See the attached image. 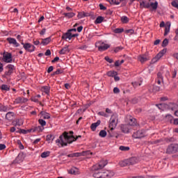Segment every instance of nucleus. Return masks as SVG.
<instances>
[{"label": "nucleus", "instance_id": "nucleus-1", "mask_svg": "<svg viewBox=\"0 0 178 178\" xmlns=\"http://www.w3.org/2000/svg\"><path fill=\"white\" fill-rule=\"evenodd\" d=\"M73 141H77V138L74 136H69V133L65 131L56 140V144H60L61 147H67V144H72Z\"/></svg>", "mask_w": 178, "mask_h": 178}, {"label": "nucleus", "instance_id": "nucleus-2", "mask_svg": "<svg viewBox=\"0 0 178 178\" xmlns=\"http://www.w3.org/2000/svg\"><path fill=\"white\" fill-rule=\"evenodd\" d=\"M108 165V161L101 160L98 163L94 165L92 167V170H93V177L95 178H102V169Z\"/></svg>", "mask_w": 178, "mask_h": 178}, {"label": "nucleus", "instance_id": "nucleus-3", "mask_svg": "<svg viewBox=\"0 0 178 178\" xmlns=\"http://www.w3.org/2000/svg\"><path fill=\"white\" fill-rule=\"evenodd\" d=\"M137 163V158L131 157L128 159H125L119 163L120 166L124 168V166H130L131 165H136Z\"/></svg>", "mask_w": 178, "mask_h": 178}, {"label": "nucleus", "instance_id": "nucleus-4", "mask_svg": "<svg viewBox=\"0 0 178 178\" xmlns=\"http://www.w3.org/2000/svg\"><path fill=\"white\" fill-rule=\"evenodd\" d=\"M118 125V115L113 114L111 115V118L110 119V124H109V129L110 131H108L109 134H111V131H113L115 129V127Z\"/></svg>", "mask_w": 178, "mask_h": 178}, {"label": "nucleus", "instance_id": "nucleus-5", "mask_svg": "<svg viewBox=\"0 0 178 178\" xmlns=\"http://www.w3.org/2000/svg\"><path fill=\"white\" fill-rule=\"evenodd\" d=\"M178 152V144L172 143L168 146L165 154L170 155L172 154H176Z\"/></svg>", "mask_w": 178, "mask_h": 178}, {"label": "nucleus", "instance_id": "nucleus-6", "mask_svg": "<svg viewBox=\"0 0 178 178\" xmlns=\"http://www.w3.org/2000/svg\"><path fill=\"white\" fill-rule=\"evenodd\" d=\"M145 134H146L145 130L141 129V130L137 131L136 132H134L132 134V137L136 139L144 138V137L147 136Z\"/></svg>", "mask_w": 178, "mask_h": 178}, {"label": "nucleus", "instance_id": "nucleus-7", "mask_svg": "<svg viewBox=\"0 0 178 178\" xmlns=\"http://www.w3.org/2000/svg\"><path fill=\"white\" fill-rule=\"evenodd\" d=\"M22 45H23L24 49L27 52H34L35 51V46L31 44V43H24L21 42Z\"/></svg>", "mask_w": 178, "mask_h": 178}, {"label": "nucleus", "instance_id": "nucleus-8", "mask_svg": "<svg viewBox=\"0 0 178 178\" xmlns=\"http://www.w3.org/2000/svg\"><path fill=\"white\" fill-rule=\"evenodd\" d=\"M2 60L3 62H6V63H12V53L4 52L3 54Z\"/></svg>", "mask_w": 178, "mask_h": 178}, {"label": "nucleus", "instance_id": "nucleus-9", "mask_svg": "<svg viewBox=\"0 0 178 178\" xmlns=\"http://www.w3.org/2000/svg\"><path fill=\"white\" fill-rule=\"evenodd\" d=\"M115 176V172L109 170H102V178H111Z\"/></svg>", "mask_w": 178, "mask_h": 178}, {"label": "nucleus", "instance_id": "nucleus-10", "mask_svg": "<svg viewBox=\"0 0 178 178\" xmlns=\"http://www.w3.org/2000/svg\"><path fill=\"white\" fill-rule=\"evenodd\" d=\"M166 49H163V50H161L152 60L153 62V63H155V62H158V60H159L161 57L165 55L166 54Z\"/></svg>", "mask_w": 178, "mask_h": 178}, {"label": "nucleus", "instance_id": "nucleus-11", "mask_svg": "<svg viewBox=\"0 0 178 178\" xmlns=\"http://www.w3.org/2000/svg\"><path fill=\"white\" fill-rule=\"evenodd\" d=\"M165 109L176 112V109H177V104L172 102L168 104L165 103Z\"/></svg>", "mask_w": 178, "mask_h": 178}, {"label": "nucleus", "instance_id": "nucleus-12", "mask_svg": "<svg viewBox=\"0 0 178 178\" xmlns=\"http://www.w3.org/2000/svg\"><path fill=\"white\" fill-rule=\"evenodd\" d=\"M7 71L5 72L4 76H10L13 73V69H15V65L9 64L6 67Z\"/></svg>", "mask_w": 178, "mask_h": 178}, {"label": "nucleus", "instance_id": "nucleus-13", "mask_svg": "<svg viewBox=\"0 0 178 178\" xmlns=\"http://www.w3.org/2000/svg\"><path fill=\"white\" fill-rule=\"evenodd\" d=\"M138 61L141 63H144V62H147V60H149V58L148 57V52H146L144 54L140 55L138 57Z\"/></svg>", "mask_w": 178, "mask_h": 178}, {"label": "nucleus", "instance_id": "nucleus-14", "mask_svg": "<svg viewBox=\"0 0 178 178\" xmlns=\"http://www.w3.org/2000/svg\"><path fill=\"white\" fill-rule=\"evenodd\" d=\"M72 40V32H70L69 31H67V33H63L61 40Z\"/></svg>", "mask_w": 178, "mask_h": 178}, {"label": "nucleus", "instance_id": "nucleus-15", "mask_svg": "<svg viewBox=\"0 0 178 178\" xmlns=\"http://www.w3.org/2000/svg\"><path fill=\"white\" fill-rule=\"evenodd\" d=\"M6 40L9 44H13V45H15V47H19L20 45L19 43H17L16 39L13 38H8Z\"/></svg>", "mask_w": 178, "mask_h": 178}, {"label": "nucleus", "instance_id": "nucleus-16", "mask_svg": "<svg viewBox=\"0 0 178 178\" xmlns=\"http://www.w3.org/2000/svg\"><path fill=\"white\" fill-rule=\"evenodd\" d=\"M99 124H101V120H97V122L92 123L90 125V129L92 130V131H95V130H97V127H98V126H99Z\"/></svg>", "mask_w": 178, "mask_h": 178}, {"label": "nucleus", "instance_id": "nucleus-17", "mask_svg": "<svg viewBox=\"0 0 178 178\" xmlns=\"http://www.w3.org/2000/svg\"><path fill=\"white\" fill-rule=\"evenodd\" d=\"M13 118H15V113L13 112H8L6 115V120H8V122L13 120Z\"/></svg>", "mask_w": 178, "mask_h": 178}, {"label": "nucleus", "instance_id": "nucleus-18", "mask_svg": "<svg viewBox=\"0 0 178 178\" xmlns=\"http://www.w3.org/2000/svg\"><path fill=\"white\" fill-rule=\"evenodd\" d=\"M67 172L70 175H79V168L73 167L70 170H68Z\"/></svg>", "mask_w": 178, "mask_h": 178}, {"label": "nucleus", "instance_id": "nucleus-19", "mask_svg": "<svg viewBox=\"0 0 178 178\" xmlns=\"http://www.w3.org/2000/svg\"><path fill=\"white\" fill-rule=\"evenodd\" d=\"M129 126H139L138 123H137V120L133 117L129 119Z\"/></svg>", "mask_w": 178, "mask_h": 178}, {"label": "nucleus", "instance_id": "nucleus-20", "mask_svg": "<svg viewBox=\"0 0 178 178\" xmlns=\"http://www.w3.org/2000/svg\"><path fill=\"white\" fill-rule=\"evenodd\" d=\"M108 48H111V45L105 44L104 46H99L98 51L102 52V51H106V49H108Z\"/></svg>", "mask_w": 178, "mask_h": 178}, {"label": "nucleus", "instance_id": "nucleus-21", "mask_svg": "<svg viewBox=\"0 0 178 178\" xmlns=\"http://www.w3.org/2000/svg\"><path fill=\"white\" fill-rule=\"evenodd\" d=\"M120 129L122 133H129V125L127 124H121Z\"/></svg>", "mask_w": 178, "mask_h": 178}, {"label": "nucleus", "instance_id": "nucleus-22", "mask_svg": "<svg viewBox=\"0 0 178 178\" xmlns=\"http://www.w3.org/2000/svg\"><path fill=\"white\" fill-rule=\"evenodd\" d=\"M140 8H145L146 9H148L151 7V3H149V2L148 3H145V1H143L142 2H140Z\"/></svg>", "mask_w": 178, "mask_h": 178}, {"label": "nucleus", "instance_id": "nucleus-23", "mask_svg": "<svg viewBox=\"0 0 178 178\" xmlns=\"http://www.w3.org/2000/svg\"><path fill=\"white\" fill-rule=\"evenodd\" d=\"M12 123L13 126H22L23 124V121H22V120L19 119H16L13 120Z\"/></svg>", "mask_w": 178, "mask_h": 178}, {"label": "nucleus", "instance_id": "nucleus-24", "mask_svg": "<svg viewBox=\"0 0 178 178\" xmlns=\"http://www.w3.org/2000/svg\"><path fill=\"white\" fill-rule=\"evenodd\" d=\"M63 15L68 19H72V17H74V16H76V13H63Z\"/></svg>", "mask_w": 178, "mask_h": 178}, {"label": "nucleus", "instance_id": "nucleus-25", "mask_svg": "<svg viewBox=\"0 0 178 178\" xmlns=\"http://www.w3.org/2000/svg\"><path fill=\"white\" fill-rule=\"evenodd\" d=\"M104 19H105L102 16H99L97 17V19L95 20V24H101L102 22H104Z\"/></svg>", "mask_w": 178, "mask_h": 178}, {"label": "nucleus", "instance_id": "nucleus-26", "mask_svg": "<svg viewBox=\"0 0 178 178\" xmlns=\"http://www.w3.org/2000/svg\"><path fill=\"white\" fill-rule=\"evenodd\" d=\"M66 52H69V46H66L61 49L59 51L60 55H65Z\"/></svg>", "mask_w": 178, "mask_h": 178}, {"label": "nucleus", "instance_id": "nucleus-27", "mask_svg": "<svg viewBox=\"0 0 178 178\" xmlns=\"http://www.w3.org/2000/svg\"><path fill=\"white\" fill-rule=\"evenodd\" d=\"M51 41V37L44 38V39H42V42L41 44L42 45H48V44L49 43V42Z\"/></svg>", "mask_w": 178, "mask_h": 178}, {"label": "nucleus", "instance_id": "nucleus-28", "mask_svg": "<svg viewBox=\"0 0 178 178\" xmlns=\"http://www.w3.org/2000/svg\"><path fill=\"white\" fill-rule=\"evenodd\" d=\"M40 115L43 116V119H51V115H49V113L45 111H41Z\"/></svg>", "mask_w": 178, "mask_h": 178}, {"label": "nucleus", "instance_id": "nucleus-29", "mask_svg": "<svg viewBox=\"0 0 178 178\" xmlns=\"http://www.w3.org/2000/svg\"><path fill=\"white\" fill-rule=\"evenodd\" d=\"M31 130L32 129L26 130V129H19L18 131H16V133H19L20 134H27V133L31 132Z\"/></svg>", "mask_w": 178, "mask_h": 178}, {"label": "nucleus", "instance_id": "nucleus-30", "mask_svg": "<svg viewBox=\"0 0 178 178\" xmlns=\"http://www.w3.org/2000/svg\"><path fill=\"white\" fill-rule=\"evenodd\" d=\"M7 111H9L8 106H4L0 103V112H6Z\"/></svg>", "mask_w": 178, "mask_h": 178}, {"label": "nucleus", "instance_id": "nucleus-31", "mask_svg": "<svg viewBox=\"0 0 178 178\" xmlns=\"http://www.w3.org/2000/svg\"><path fill=\"white\" fill-rule=\"evenodd\" d=\"M117 74L118 72L116 71H108L107 72V76H108V77H115Z\"/></svg>", "mask_w": 178, "mask_h": 178}, {"label": "nucleus", "instance_id": "nucleus-32", "mask_svg": "<svg viewBox=\"0 0 178 178\" xmlns=\"http://www.w3.org/2000/svg\"><path fill=\"white\" fill-rule=\"evenodd\" d=\"M156 106H157V108H159V109L160 111H163V108H165V109H166V103L156 104Z\"/></svg>", "mask_w": 178, "mask_h": 178}, {"label": "nucleus", "instance_id": "nucleus-33", "mask_svg": "<svg viewBox=\"0 0 178 178\" xmlns=\"http://www.w3.org/2000/svg\"><path fill=\"white\" fill-rule=\"evenodd\" d=\"M42 90L44 92H45V94H47V95H49V90H50L49 86H43L42 87Z\"/></svg>", "mask_w": 178, "mask_h": 178}, {"label": "nucleus", "instance_id": "nucleus-34", "mask_svg": "<svg viewBox=\"0 0 178 178\" xmlns=\"http://www.w3.org/2000/svg\"><path fill=\"white\" fill-rule=\"evenodd\" d=\"M1 90L3 91H9L10 90V86H9L6 84H3V85H1Z\"/></svg>", "mask_w": 178, "mask_h": 178}, {"label": "nucleus", "instance_id": "nucleus-35", "mask_svg": "<svg viewBox=\"0 0 178 178\" xmlns=\"http://www.w3.org/2000/svg\"><path fill=\"white\" fill-rule=\"evenodd\" d=\"M150 6L152 8L153 10H156V9H158V1L150 3Z\"/></svg>", "mask_w": 178, "mask_h": 178}, {"label": "nucleus", "instance_id": "nucleus-36", "mask_svg": "<svg viewBox=\"0 0 178 178\" xmlns=\"http://www.w3.org/2000/svg\"><path fill=\"white\" fill-rule=\"evenodd\" d=\"M84 155H86V152L74 153V156L76 158H79V156H84Z\"/></svg>", "mask_w": 178, "mask_h": 178}, {"label": "nucleus", "instance_id": "nucleus-37", "mask_svg": "<svg viewBox=\"0 0 178 178\" xmlns=\"http://www.w3.org/2000/svg\"><path fill=\"white\" fill-rule=\"evenodd\" d=\"M107 2H109L110 5H120V1H117L116 0H106Z\"/></svg>", "mask_w": 178, "mask_h": 178}, {"label": "nucleus", "instance_id": "nucleus-38", "mask_svg": "<svg viewBox=\"0 0 178 178\" xmlns=\"http://www.w3.org/2000/svg\"><path fill=\"white\" fill-rule=\"evenodd\" d=\"M122 49H124V47H123L122 46H119V47L114 48L113 51H114L115 54H118V52H120V51H122Z\"/></svg>", "mask_w": 178, "mask_h": 178}, {"label": "nucleus", "instance_id": "nucleus-39", "mask_svg": "<svg viewBox=\"0 0 178 178\" xmlns=\"http://www.w3.org/2000/svg\"><path fill=\"white\" fill-rule=\"evenodd\" d=\"M123 31H124L123 28H117L114 30L115 34H120V33H123Z\"/></svg>", "mask_w": 178, "mask_h": 178}, {"label": "nucleus", "instance_id": "nucleus-40", "mask_svg": "<svg viewBox=\"0 0 178 178\" xmlns=\"http://www.w3.org/2000/svg\"><path fill=\"white\" fill-rule=\"evenodd\" d=\"M121 22L122 23H123L124 24H127V22H129V17H126V16H122L121 17Z\"/></svg>", "mask_w": 178, "mask_h": 178}, {"label": "nucleus", "instance_id": "nucleus-41", "mask_svg": "<svg viewBox=\"0 0 178 178\" xmlns=\"http://www.w3.org/2000/svg\"><path fill=\"white\" fill-rule=\"evenodd\" d=\"M168 44H169V40H168V38H165L163 40L162 42V47L165 48V47H168Z\"/></svg>", "mask_w": 178, "mask_h": 178}, {"label": "nucleus", "instance_id": "nucleus-42", "mask_svg": "<svg viewBox=\"0 0 178 178\" xmlns=\"http://www.w3.org/2000/svg\"><path fill=\"white\" fill-rule=\"evenodd\" d=\"M165 120H167V122H172V120H173V116H172V115L170 114L166 115Z\"/></svg>", "mask_w": 178, "mask_h": 178}, {"label": "nucleus", "instance_id": "nucleus-43", "mask_svg": "<svg viewBox=\"0 0 178 178\" xmlns=\"http://www.w3.org/2000/svg\"><path fill=\"white\" fill-rule=\"evenodd\" d=\"M42 130H44V127H41V126H38V127H36L33 130V131H42Z\"/></svg>", "mask_w": 178, "mask_h": 178}, {"label": "nucleus", "instance_id": "nucleus-44", "mask_svg": "<svg viewBox=\"0 0 178 178\" xmlns=\"http://www.w3.org/2000/svg\"><path fill=\"white\" fill-rule=\"evenodd\" d=\"M39 124L42 126V127H44V126H47V122L42 119L38 120Z\"/></svg>", "mask_w": 178, "mask_h": 178}, {"label": "nucleus", "instance_id": "nucleus-45", "mask_svg": "<svg viewBox=\"0 0 178 178\" xmlns=\"http://www.w3.org/2000/svg\"><path fill=\"white\" fill-rule=\"evenodd\" d=\"M119 149H120V151H130V147L126 146H120Z\"/></svg>", "mask_w": 178, "mask_h": 178}, {"label": "nucleus", "instance_id": "nucleus-46", "mask_svg": "<svg viewBox=\"0 0 178 178\" xmlns=\"http://www.w3.org/2000/svg\"><path fill=\"white\" fill-rule=\"evenodd\" d=\"M99 136L102 138L106 137V131L105 130L100 131Z\"/></svg>", "mask_w": 178, "mask_h": 178}, {"label": "nucleus", "instance_id": "nucleus-47", "mask_svg": "<svg viewBox=\"0 0 178 178\" xmlns=\"http://www.w3.org/2000/svg\"><path fill=\"white\" fill-rule=\"evenodd\" d=\"M77 17L78 19H83V17H86L84 11L78 13Z\"/></svg>", "mask_w": 178, "mask_h": 178}, {"label": "nucleus", "instance_id": "nucleus-48", "mask_svg": "<svg viewBox=\"0 0 178 178\" xmlns=\"http://www.w3.org/2000/svg\"><path fill=\"white\" fill-rule=\"evenodd\" d=\"M165 141L166 143H173L175 142V138L173 137H171V138H165Z\"/></svg>", "mask_w": 178, "mask_h": 178}, {"label": "nucleus", "instance_id": "nucleus-49", "mask_svg": "<svg viewBox=\"0 0 178 178\" xmlns=\"http://www.w3.org/2000/svg\"><path fill=\"white\" fill-rule=\"evenodd\" d=\"M49 154H51V152H42L41 154V157L42 158H47L49 155Z\"/></svg>", "mask_w": 178, "mask_h": 178}, {"label": "nucleus", "instance_id": "nucleus-50", "mask_svg": "<svg viewBox=\"0 0 178 178\" xmlns=\"http://www.w3.org/2000/svg\"><path fill=\"white\" fill-rule=\"evenodd\" d=\"M17 144L19 145V149H24V146L23 145V144H22V141H20V140H18L17 141Z\"/></svg>", "mask_w": 178, "mask_h": 178}, {"label": "nucleus", "instance_id": "nucleus-51", "mask_svg": "<svg viewBox=\"0 0 178 178\" xmlns=\"http://www.w3.org/2000/svg\"><path fill=\"white\" fill-rule=\"evenodd\" d=\"M9 12L11 13H19V10L17 8H13V7L9 9Z\"/></svg>", "mask_w": 178, "mask_h": 178}, {"label": "nucleus", "instance_id": "nucleus-52", "mask_svg": "<svg viewBox=\"0 0 178 178\" xmlns=\"http://www.w3.org/2000/svg\"><path fill=\"white\" fill-rule=\"evenodd\" d=\"M15 102H16V104H22V103L24 102V101H23V98L18 97L15 99Z\"/></svg>", "mask_w": 178, "mask_h": 178}, {"label": "nucleus", "instance_id": "nucleus-53", "mask_svg": "<svg viewBox=\"0 0 178 178\" xmlns=\"http://www.w3.org/2000/svg\"><path fill=\"white\" fill-rule=\"evenodd\" d=\"M54 138H55V137L51 134L47 136V141H51V140L54 141Z\"/></svg>", "mask_w": 178, "mask_h": 178}, {"label": "nucleus", "instance_id": "nucleus-54", "mask_svg": "<svg viewBox=\"0 0 178 178\" xmlns=\"http://www.w3.org/2000/svg\"><path fill=\"white\" fill-rule=\"evenodd\" d=\"M104 59L106 62H108V63H113V59L110 58L109 56H106Z\"/></svg>", "mask_w": 178, "mask_h": 178}, {"label": "nucleus", "instance_id": "nucleus-55", "mask_svg": "<svg viewBox=\"0 0 178 178\" xmlns=\"http://www.w3.org/2000/svg\"><path fill=\"white\" fill-rule=\"evenodd\" d=\"M153 91H155V92L161 91V87L157 86H154Z\"/></svg>", "mask_w": 178, "mask_h": 178}, {"label": "nucleus", "instance_id": "nucleus-56", "mask_svg": "<svg viewBox=\"0 0 178 178\" xmlns=\"http://www.w3.org/2000/svg\"><path fill=\"white\" fill-rule=\"evenodd\" d=\"M98 115H99V116H104V118H108V114L105 113L104 111L99 112Z\"/></svg>", "mask_w": 178, "mask_h": 178}, {"label": "nucleus", "instance_id": "nucleus-57", "mask_svg": "<svg viewBox=\"0 0 178 178\" xmlns=\"http://www.w3.org/2000/svg\"><path fill=\"white\" fill-rule=\"evenodd\" d=\"M126 34H134V29H128L125 31Z\"/></svg>", "mask_w": 178, "mask_h": 178}, {"label": "nucleus", "instance_id": "nucleus-58", "mask_svg": "<svg viewBox=\"0 0 178 178\" xmlns=\"http://www.w3.org/2000/svg\"><path fill=\"white\" fill-rule=\"evenodd\" d=\"M63 73V70L58 69L56 72H54V74H62Z\"/></svg>", "mask_w": 178, "mask_h": 178}, {"label": "nucleus", "instance_id": "nucleus-59", "mask_svg": "<svg viewBox=\"0 0 178 178\" xmlns=\"http://www.w3.org/2000/svg\"><path fill=\"white\" fill-rule=\"evenodd\" d=\"M100 10H106V7L104 6V4L100 3L99 5Z\"/></svg>", "mask_w": 178, "mask_h": 178}, {"label": "nucleus", "instance_id": "nucleus-60", "mask_svg": "<svg viewBox=\"0 0 178 178\" xmlns=\"http://www.w3.org/2000/svg\"><path fill=\"white\" fill-rule=\"evenodd\" d=\"M113 92L114 94H119L120 92V90H119L118 87H115L113 88Z\"/></svg>", "mask_w": 178, "mask_h": 178}, {"label": "nucleus", "instance_id": "nucleus-61", "mask_svg": "<svg viewBox=\"0 0 178 178\" xmlns=\"http://www.w3.org/2000/svg\"><path fill=\"white\" fill-rule=\"evenodd\" d=\"M157 79L163 80V76H162V73L159 72L157 74Z\"/></svg>", "mask_w": 178, "mask_h": 178}, {"label": "nucleus", "instance_id": "nucleus-62", "mask_svg": "<svg viewBox=\"0 0 178 178\" xmlns=\"http://www.w3.org/2000/svg\"><path fill=\"white\" fill-rule=\"evenodd\" d=\"M162 139H159V140H154L152 143V144H159V143H162Z\"/></svg>", "mask_w": 178, "mask_h": 178}, {"label": "nucleus", "instance_id": "nucleus-63", "mask_svg": "<svg viewBox=\"0 0 178 178\" xmlns=\"http://www.w3.org/2000/svg\"><path fill=\"white\" fill-rule=\"evenodd\" d=\"M175 37L174 38L175 41H177L178 40V29L175 31Z\"/></svg>", "mask_w": 178, "mask_h": 178}, {"label": "nucleus", "instance_id": "nucleus-64", "mask_svg": "<svg viewBox=\"0 0 178 178\" xmlns=\"http://www.w3.org/2000/svg\"><path fill=\"white\" fill-rule=\"evenodd\" d=\"M45 56H49V55H51V50L50 49H47L46 51V52L44 53Z\"/></svg>", "mask_w": 178, "mask_h": 178}]
</instances>
